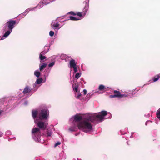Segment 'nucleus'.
<instances>
[{
    "instance_id": "obj_7",
    "label": "nucleus",
    "mask_w": 160,
    "mask_h": 160,
    "mask_svg": "<svg viewBox=\"0 0 160 160\" xmlns=\"http://www.w3.org/2000/svg\"><path fill=\"white\" fill-rule=\"evenodd\" d=\"M113 92L114 93L113 95H111V98H120L121 93L119 91L114 90Z\"/></svg>"
},
{
    "instance_id": "obj_8",
    "label": "nucleus",
    "mask_w": 160,
    "mask_h": 160,
    "mask_svg": "<svg viewBox=\"0 0 160 160\" xmlns=\"http://www.w3.org/2000/svg\"><path fill=\"white\" fill-rule=\"evenodd\" d=\"M89 8V3L86 2L85 6L82 10V14L85 16Z\"/></svg>"
},
{
    "instance_id": "obj_37",
    "label": "nucleus",
    "mask_w": 160,
    "mask_h": 160,
    "mask_svg": "<svg viewBox=\"0 0 160 160\" xmlns=\"http://www.w3.org/2000/svg\"><path fill=\"white\" fill-rule=\"evenodd\" d=\"M29 9L28 8L26 10H25V12H24V14H25V13H28L29 12Z\"/></svg>"
},
{
    "instance_id": "obj_10",
    "label": "nucleus",
    "mask_w": 160,
    "mask_h": 160,
    "mask_svg": "<svg viewBox=\"0 0 160 160\" xmlns=\"http://www.w3.org/2000/svg\"><path fill=\"white\" fill-rule=\"evenodd\" d=\"M133 95L134 94L133 92L129 93L128 94H121V93L120 98L124 97H127L129 98H131L133 97Z\"/></svg>"
},
{
    "instance_id": "obj_33",
    "label": "nucleus",
    "mask_w": 160,
    "mask_h": 160,
    "mask_svg": "<svg viewBox=\"0 0 160 160\" xmlns=\"http://www.w3.org/2000/svg\"><path fill=\"white\" fill-rule=\"evenodd\" d=\"M6 133L7 135H10L11 133V132L10 131L8 130L6 132Z\"/></svg>"
},
{
    "instance_id": "obj_13",
    "label": "nucleus",
    "mask_w": 160,
    "mask_h": 160,
    "mask_svg": "<svg viewBox=\"0 0 160 160\" xmlns=\"http://www.w3.org/2000/svg\"><path fill=\"white\" fill-rule=\"evenodd\" d=\"M160 75H158L155 76L152 80H150L149 82H153L157 81L160 78Z\"/></svg>"
},
{
    "instance_id": "obj_9",
    "label": "nucleus",
    "mask_w": 160,
    "mask_h": 160,
    "mask_svg": "<svg viewBox=\"0 0 160 160\" xmlns=\"http://www.w3.org/2000/svg\"><path fill=\"white\" fill-rule=\"evenodd\" d=\"M12 32V31L9 29H8V30L6 31L3 35L1 37V40H3L5 39L10 35Z\"/></svg>"
},
{
    "instance_id": "obj_17",
    "label": "nucleus",
    "mask_w": 160,
    "mask_h": 160,
    "mask_svg": "<svg viewBox=\"0 0 160 160\" xmlns=\"http://www.w3.org/2000/svg\"><path fill=\"white\" fill-rule=\"evenodd\" d=\"M73 90L74 91L76 92H78V85L77 84H75L74 85H73Z\"/></svg>"
},
{
    "instance_id": "obj_30",
    "label": "nucleus",
    "mask_w": 160,
    "mask_h": 160,
    "mask_svg": "<svg viewBox=\"0 0 160 160\" xmlns=\"http://www.w3.org/2000/svg\"><path fill=\"white\" fill-rule=\"evenodd\" d=\"M26 14H25L24 13H23L21 14H20L19 15V16H20V17H21L22 18H23L25 16Z\"/></svg>"
},
{
    "instance_id": "obj_35",
    "label": "nucleus",
    "mask_w": 160,
    "mask_h": 160,
    "mask_svg": "<svg viewBox=\"0 0 160 160\" xmlns=\"http://www.w3.org/2000/svg\"><path fill=\"white\" fill-rule=\"evenodd\" d=\"M64 17V16H62V17H58L56 19V20L59 21L60 19V18L62 19V18H63V17Z\"/></svg>"
},
{
    "instance_id": "obj_38",
    "label": "nucleus",
    "mask_w": 160,
    "mask_h": 160,
    "mask_svg": "<svg viewBox=\"0 0 160 160\" xmlns=\"http://www.w3.org/2000/svg\"><path fill=\"white\" fill-rule=\"evenodd\" d=\"M68 13L71 14L72 15H76L73 12H69V13Z\"/></svg>"
},
{
    "instance_id": "obj_36",
    "label": "nucleus",
    "mask_w": 160,
    "mask_h": 160,
    "mask_svg": "<svg viewBox=\"0 0 160 160\" xmlns=\"http://www.w3.org/2000/svg\"><path fill=\"white\" fill-rule=\"evenodd\" d=\"M87 92V91L86 90L84 89L83 90V93L84 95H85L86 94Z\"/></svg>"
},
{
    "instance_id": "obj_2",
    "label": "nucleus",
    "mask_w": 160,
    "mask_h": 160,
    "mask_svg": "<svg viewBox=\"0 0 160 160\" xmlns=\"http://www.w3.org/2000/svg\"><path fill=\"white\" fill-rule=\"evenodd\" d=\"M107 114V112L105 111L97 114H88L78 124V129L85 132H91L92 131L93 128L91 122L102 121Z\"/></svg>"
},
{
    "instance_id": "obj_46",
    "label": "nucleus",
    "mask_w": 160,
    "mask_h": 160,
    "mask_svg": "<svg viewBox=\"0 0 160 160\" xmlns=\"http://www.w3.org/2000/svg\"><path fill=\"white\" fill-rule=\"evenodd\" d=\"M134 133V132H132L131 133V135H133Z\"/></svg>"
},
{
    "instance_id": "obj_40",
    "label": "nucleus",
    "mask_w": 160,
    "mask_h": 160,
    "mask_svg": "<svg viewBox=\"0 0 160 160\" xmlns=\"http://www.w3.org/2000/svg\"><path fill=\"white\" fill-rule=\"evenodd\" d=\"M28 104V102L27 101H25L24 103H23V104L24 105H26Z\"/></svg>"
},
{
    "instance_id": "obj_32",
    "label": "nucleus",
    "mask_w": 160,
    "mask_h": 160,
    "mask_svg": "<svg viewBox=\"0 0 160 160\" xmlns=\"http://www.w3.org/2000/svg\"><path fill=\"white\" fill-rule=\"evenodd\" d=\"M36 7L33 8H28L29 9V11H33V10H35L36 9Z\"/></svg>"
},
{
    "instance_id": "obj_21",
    "label": "nucleus",
    "mask_w": 160,
    "mask_h": 160,
    "mask_svg": "<svg viewBox=\"0 0 160 160\" xmlns=\"http://www.w3.org/2000/svg\"><path fill=\"white\" fill-rule=\"evenodd\" d=\"M39 58L40 60V62H42V61L45 59L46 58V57L42 55V54H40L39 55Z\"/></svg>"
},
{
    "instance_id": "obj_28",
    "label": "nucleus",
    "mask_w": 160,
    "mask_h": 160,
    "mask_svg": "<svg viewBox=\"0 0 160 160\" xmlns=\"http://www.w3.org/2000/svg\"><path fill=\"white\" fill-rule=\"evenodd\" d=\"M54 34V32L52 31H51L49 32V35L51 37H52Z\"/></svg>"
},
{
    "instance_id": "obj_12",
    "label": "nucleus",
    "mask_w": 160,
    "mask_h": 160,
    "mask_svg": "<svg viewBox=\"0 0 160 160\" xmlns=\"http://www.w3.org/2000/svg\"><path fill=\"white\" fill-rule=\"evenodd\" d=\"M32 90V88H31L30 87L27 86L25 87L23 91V93L24 94H26Z\"/></svg>"
},
{
    "instance_id": "obj_6",
    "label": "nucleus",
    "mask_w": 160,
    "mask_h": 160,
    "mask_svg": "<svg viewBox=\"0 0 160 160\" xmlns=\"http://www.w3.org/2000/svg\"><path fill=\"white\" fill-rule=\"evenodd\" d=\"M49 3V2H46L45 0H42V2H40L36 7V8L39 9L42 8L44 5H47Z\"/></svg>"
},
{
    "instance_id": "obj_29",
    "label": "nucleus",
    "mask_w": 160,
    "mask_h": 160,
    "mask_svg": "<svg viewBox=\"0 0 160 160\" xmlns=\"http://www.w3.org/2000/svg\"><path fill=\"white\" fill-rule=\"evenodd\" d=\"M76 15L79 17H81L82 16H84V15L82 14V12H78L77 13Z\"/></svg>"
},
{
    "instance_id": "obj_23",
    "label": "nucleus",
    "mask_w": 160,
    "mask_h": 160,
    "mask_svg": "<svg viewBox=\"0 0 160 160\" xmlns=\"http://www.w3.org/2000/svg\"><path fill=\"white\" fill-rule=\"evenodd\" d=\"M81 72H78L76 73L75 75V78L77 79H78V78L81 77Z\"/></svg>"
},
{
    "instance_id": "obj_5",
    "label": "nucleus",
    "mask_w": 160,
    "mask_h": 160,
    "mask_svg": "<svg viewBox=\"0 0 160 160\" xmlns=\"http://www.w3.org/2000/svg\"><path fill=\"white\" fill-rule=\"evenodd\" d=\"M70 68L71 71L73 69L74 71V73H76L78 71L77 62L73 59H72L69 62Z\"/></svg>"
},
{
    "instance_id": "obj_3",
    "label": "nucleus",
    "mask_w": 160,
    "mask_h": 160,
    "mask_svg": "<svg viewBox=\"0 0 160 160\" xmlns=\"http://www.w3.org/2000/svg\"><path fill=\"white\" fill-rule=\"evenodd\" d=\"M83 119L82 117L78 114L72 116L70 119L69 122H72L73 125L69 129L71 132L76 131L78 130V124Z\"/></svg>"
},
{
    "instance_id": "obj_18",
    "label": "nucleus",
    "mask_w": 160,
    "mask_h": 160,
    "mask_svg": "<svg viewBox=\"0 0 160 160\" xmlns=\"http://www.w3.org/2000/svg\"><path fill=\"white\" fill-rule=\"evenodd\" d=\"M37 84L36 82L33 85V88H32V90H33L34 91H36L38 88L39 87L37 86Z\"/></svg>"
},
{
    "instance_id": "obj_24",
    "label": "nucleus",
    "mask_w": 160,
    "mask_h": 160,
    "mask_svg": "<svg viewBox=\"0 0 160 160\" xmlns=\"http://www.w3.org/2000/svg\"><path fill=\"white\" fill-rule=\"evenodd\" d=\"M157 118L160 120V108L157 112Z\"/></svg>"
},
{
    "instance_id": "obj_43",
    "label": "nucleus",
    "mask_w": 160,
    "mask_h": 160,
    "mask_svg": "<svg viewBox=\"0 0 160 160\" xmlns=\"http://www.w3.org/2000/svg\"><path fill=\"white\" fill-rule=\"evenodd\" d=\"M3 112L2 110H0V115H1L2 113Z\"/></svg>"
},
{
    "instance_id": "obj_47",
    "label": "nucleus",
    "mask_w": 160,
    "mask_h": 160,
    "mask_svg": "<svg viewBox=\"0 0 160 160\" xmlns=\"http://www.w3.org/2000/svg\"><path fill=\"white\" fill-rule=\"evenodd\" d=\"M77 160H82L81 159H79V158H77Z\"/></svg>"
},
{
    "instance_id": "obj_34",
    "label": "nucleus",
    "mask_w": 160,
    "mask_h": 160,
    "mask_svg": "<svg viewBox=\"0 0 160 160\" xmlns=\"http://www.w3.org/2000/svg\"><path fill=\"white\" fill-rule=\"evenodd\" d=\"M61 144V142H58L57 143H55V144L54 145V147H56L58 145H60Z\"/></svg>"
},
{
    "instance_id": "obj_19",
    "label": "nucleus",
    "mask_w": 160,
    "mask_h": 160,
    "mask_svg": "<svg viewBox=\"0 0 160 160\" xmlns=\"http://www.w3.org/2000/svg\"><path fill=\"white\" fill-rule=\"evenodd\" d=\"M40 74V72L38 70L35 71L34 72V75L38 78L39 77Z\"/></svg>"
},
{
    "instance_id": "obj_14",
    "label": "nucleus",
    "mask_w": 160,
    "mask_h": 160,
    "mask_svg": "<svg viewBox=\"0 0 160 160\" xmlns=\"http://www.w3.org/2000/svg\"><path fill=\"white\" fill-rule=\"evenodd\" d=\"M47 65V64L43 62L42 64H39V70L40 71H42L43 69L45 68Z\"/></svg>"
},
{
    "instance_id": "obj_25",
    "label": "nucleus",
    "mask_w": 160,
    "mask_h": 160,
    "mask_svg": "<svg viewBox=\"0 0 160 160\" xmlns=\"http://www.w3.org/2000/svg\"><path fill=\"white\" fill-rule=\"evenodd\" d=\"M77 93H75L76 97L77 99H79V98H80L81 96V94L80 93H79V92H78Z\"/></svg>"
},
{
    "instance_id": "obj_42",
    "label": "nucleus",
    "mask_w": 160,
    "mask_h": 160,
    "mask_svg": "<svg viewBox=\"0 0 160 160\" xmlns=\"http://www.w3.org/2000/svg\"><path fill=\"white\" fill-rule=\"evenodd\" d=\"M3 135V133H2L0 131V137L2 136Z\"/></svg>"
},
{
    "instance_id": "obj_11",
    "label": "nucleus",
    "mask_w": 160,
    "mask_h": 160,
    "mask_svg": "<svg viewBox=\"0 0 160 160\" xmlns=\"http://www.w3.org/2000/svg\"><path fill=\"white\" fill-rule=\"evenodd\" d=\"M51 25L52 26V27L54 29H56L57 28H58V29H59L60 28V27L59 28V26L60 25L58 23H54V22L53 21L52 22V23L51 24Z\"/></svg>"
},
{
    "instance_id": "obj_41",
    "label": "nucleus",
    "mask_w": 160,
    "mask_h": 160,
    "mask_svg": "<svg viewBox=\"0 0 160 160\" xmlns=\"http://www.w3.org/2000/svg\"><path fill=\"white\" fill-rule=\"evenodd\" d=\"M149 114L148 113V114H145V115H144V116L145 117H149Z\"/></svg>"
},
{
    "instance_id": "obj_50",
    "label": "nucleus",
    "mask_w": 160,
    "mask_h": 160,
    "mask_svg": "<svg viewBox=\"0 0 160 160\" xmlns=\"http://www.w3.org/2000/svg\"><path fill=\"white\" fill-rule=\"evenodd\" d=\"M55 0H53V1H51V2H52V1H55Z\"/></svg>"
},
{
    "instance_id": "obj_15",
    "label": "nucleus",
    "mask_w": 160,
    "mask_h": 160,
    "mask_svg": "<svg viewBox=\"0 0 160 160\" xmlns=\"http://www.w3.org/2000/svg\"><path fill=\"white\" fill-rule=\"evenodd\" d=\"M69 19H70L71 20H73V21H76V20H79L80 19L79 18H77L75 17L70 16V17L69 19H67V20H69ZM67 20V19H65L63 21L64 22Z\"/></svg>"
},
{
    "instance_id": "obj_39",
    "label": "nucleus",
    "mask_w": 160,
    "mask_h": 160,
    "mask_svg": "<svg viewBox=\"0 0 160 160\" xmlns=\"http://www.w3.org/2000/svg\"><path fill=\"white\" fill-rule=\"evenodd\" d=\"M152 122V121H150V120H148V121H147L146 123H145V125H148V122Z\"/></svg>"
},
{
    "instance_id": "obj_16",
    "label": "nucleus",
    "mask_w": 160,
    "mask_h": 160,
    "mask_svg": "<svg viewBox=\"0 0 160 160\" xmlns=\"http://www.w3.org/2000/svg\"><path fill=\"white\" fill-rule=\"evenodd\" d=\"M42 79L41 78H37L35 82L37 84H40L42 83Z\"/></svg>"
},
{
    "instance_id": "obj_31",
    "label": "nucleus",
    "mask_w": 160,
    "mask_h": 160,
    "mask_svg": "<svg viewBox=\"0 0 160 160\" xmlns=\"http://www.w3.org/2000/svg\"><path fill=\"white\" fill-rule=\"evenodd\" d=\"M48 51H43L41 52L40 54H42V55L43 54H45L47 53Z\"/></svg>"
},
{
    "instance_id": "obj_27",
    "label": "nucleus",
    "mask_w": 160,
    "mask_h": 160,
    "mask_svg": "<svg viewBox=\"0 0 160 160\" xmlns=\"http://www.w3.org/2000/svg\"><path fill=\"white\" fill-rule=\"evenodd\" d=\"M55 64V62H52L51 63H50L48 66L49 67H52Z\"/></svg>"
},
{
    "instance_id": "obj_26",
    "label": "nucleus",
    "mask_w": 160,
    "mask_h": 160,
    "mask_svg": "<svg viewBox=\"0 0 160 160\" xmlns=\"http://www.w3.org/2000/svg\"><path fill=\"white\" fill-rule=\"evenodd\" d=\"M52 134V132L51 131H47V134L48 136H51Z\"/></svg>"
},
{
    "instance_id": "obj_20",
    "label": "nucleus",
    "mask_w": 160,
    "mask_h": 160,
    "mask_svg": "<svg viewBox=\"0 0 160 160\" xmlns=\"http://www.w3.org/2000/svg\"><path fill=\"white\" fill-rule=\"evenodd\" d=\"M68 57V56L65 54H62L60 56L61 59L62 60H65L66 61V58Z\"/></svg>"
},
{
    "instance_id": "obj_4",
    "label": "nucleus",
    "mask_w": 160,
    "mask_h": 160,
    "mask_svg": "<svg viewBox=\"0 0 160 160\" xmlns=\"http://www.w3.org/2000/svg\"><path fill=\"white\" fill-rule=\"evenodd\" d=\"M16 23V21L15 20H13L12 19L9 20L4 25L3 30L4 31H6L7 30L8 28V29L12 31Z\"/></svg>"
},
{
    "instance_id": "obj_48",
    "label": "nucleus",
    "mask_w": 160,
    "mask_h": 160,
    "mask_svg": "<svg viewBox=\"0 0 160 160\" xmlns=\"http://www.w3.org/2000/svg\"><path fill=\"white\" fill-rule=\"evenodd\" d=\"M4 99L3 98L2 100H0V101H2H2H3Z\"/></svg>"
},
{
    "instance_id": "obj_44",
    "label": "nucleus",
    "mask_w": 160,
    "mask_h": 160,
    "mask_svg": "<svg viewBox=\"0 0 160 160\" xmlns=\"http://www.w3.org/2000/svg\"><path fill=\"white\" fill-rule=\"evenodd\" d=\"M133 137V135H131V136H130V138H132Z\"/></svg>"
},
{
    "instance_id": "obj_1",
    "label": "nucleus",
    "mask_w": 160,
    "mask_h": 160,
    "mask_svg": "<svg viewBox=\"0 0 160 160\" xmlns=\"http://www.w3.org/2000/svg\"><path fill=\"white\" fill-rule=\"evenodd\" d=\"M32 116L35 123L39 128H34L32 130L33 138L36 142L40 141L41 132L40 129L45 130L48 125L49 111L46 108L40 110H33L32 111Z\"/></svg>"
},
{
    "instance_id": "obj_22",
    "label": "nucleus",
    "mask_w": 160,
    "mask_h": 160,
    "mask_svg": "<svg viewBox=\"0 0 160 160\" xmlns=\"http://www.w3.org/2000/svg\"><path fill=\"white\" fill-rule=\"evenodd\" d=\"M105 88V86L103 85H100L98 87L99 90H103Z\"/></svg>"
},
{
    "instance_id": "obj_49",
    "label": "nucleus",
    "mask_w": 160,
    "mask_h": 160,
    "mask_svg": "<svg viewBox=\"0 0 160 160\" xmlns=\"http://www.w3.org/2000/svg\"><path fill=\"white\" fill-rule=\"evenodd\" d=\"M0 103H1H1H2V102H1V101H0Z\"/></svg>"
},
{
    "instance_id": "obj_45",
    "label": "nucleus",
    "mask_w": 160,
    "mask_h": 160,
    "mask_svg": "<svg viewBox=\"0 0 160 160\" xmlns=\"http://www.w3.org/2000/svg\"><path fill=\"white\" fill-rule=\"evenodd\" d=\"M89 0H86V2H88V3H89Z\"/></svg>"
}]
</instances>
